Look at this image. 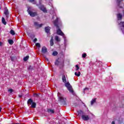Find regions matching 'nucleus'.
Masks as SVG:
<instances>
[{
	"mask_svg": "<svg viewBox=\"0 0 124 124\" xmlns=\"http://www.w3.org/2000/svg\"><path fill=\"white\" fill-rule=\"evenodd\" d=\"M8 43H9V44H10V45H12V44H13V43H14L13 40H9Z\"/></svg>",
	"mask_w": 124,
	"mask_h": 124,
	"instance_id": "4be33fe9",
	"label": "nucleus"
},
{
	"mask_svg": "<svg viewBox=\"0 0 124 124\" xmlns=\"http://www.w3.org/2000/svg\"><path fill=\"white\" fill-rule=\"evenodd\" d=\"M86 57H87V54L86 53H83L82 54V58H86Z\"/></svg>",
	"mask_w": 124,
	"mask_h": 124,
	"instance_id": "c756f323",
	"label": "nucleus"
},
{
	"mask_svg": "<svg viewBox=\"0 0 124 124\" xmlns=\"http://www.w3.org/2000/svg\"><path fill=\"white\" fill-rule=\"evenodd\" d=\"M47 112H48V113H52L53 114L54 113V110L49 109L47 110Z\"/></svg>",
	"mask_w": 124,
	"mask_h": 124,
	"instance_id": "393cba45",
	"label": "nucleus"
},
{
	"mask_svg": "<svg viewBox=\"0 0 124 124\" xmlns=\"http://www.w3.org/2000/svg\"><path fill=\"white\" fill-rule=\"evenodd\" d=\"M39 8L42 10V11H43V12H47V10H46V8L44 7V6L42 5L40 7H39Z\"/></svg>",
	"mask_w": 124,
	"mask_h": 124,
	"instance_id": "1a4fd4ad",
	"label": "nucleus"
},
{
	"mask_svg": "<svg viewBox=\"0 0 124 124\" xmlns=\"http://www.w3.org/2000/svg\"><path fill=\"white\" fill-rule=\"evenodd\" d=\"M111 124H115V122L112 121Z\"/></svg>",
	"mask_w": 124,
	"mask_h": 124,
	"instance_id": "f704fd0d",
	"label": "nucleus"
},
{
	"mask_svg": "<svg viewBox=\"0 0 124 124\" xmlns=\"http://www.w3.org/2000/svg\"><path fill=\"white\" fill-rule=\"evenodd\" d=\"M8 92H9L10 93H12L13 92V90L10 89L8 90Z\"/></svg>",
	"mask_w": 124,
	"mask_h": 124,
	"instance_id": "7c9ffc66",
	"label": "nucleus"
},
{
	"mask_svg": "<svg viewBox=\"0 0 124 124\" xmlns=\"http://www.w3.org/2000/svg\"><path fill=\"white\" fill-rule=\"evenodd\" d=\"M2 43L1 42H0V46L1 45Z\"/></svg>",
	"mask_w": 124,
	"mask_h": 124,
	"instance_id": "c9c22d12",
	"label": "nucleus"
},
{
	"mask_svg": "<svg viewBox=\"0 0 124 124\" xmlns=\"http://www.w3.org/2000/svg\"><path fill=\"white\" fill-rule=\"evenodd\" d=\"M28 11L29 14L30 15V16H31V17H34L37 15V13H36V12H32L29 10H28Z\"/></svg>",
	"mask_w": 124,
	"mask_h": 124,
	"instance_id": "423d86ee",
	"label": "nucleus"
},
{
	"mask_svg": "<svg viewBox=\"0 0 124 124\" xmlns=\"http://www.w3.org/2000/svg\"><path fill=\"white\" fill-rule=\"evenodd\" d=\"M58 96L59 101H60V102H65L66 99L63 97V95L59 92L58 93Z\"/></svg>",
	"mask_w": 124,
	"mask_h": 124,
	"instance_id": "39448f33",
	"label": "nucleus"
},
{
	"mask_svg": "<svg viewBox=\"0 0 124 124\" xmlns=\"http://www.w3.org/2000/svg\"><path fill=\"white\" fill-rule=\"evenodd\" d=\"M36 47H38V48H40V44L37 43L35 44Z\"/></svg>",
	"mask_w": 124,
	"mask_h": 124,
	"instance_id": "c85d7f7f",
	"label": "nucleus"
},
{
	"mask_svg": "<svg viewBox=\"0 0 124 124\" xmlns=\"http://www.w3.org/2000/svg\"><path fill=\"white\" fill-rule=\"evenodd\" d=\"M50 28L49 27H46L45 28V31L47 33H49V31H50Z\"/></svg>",
	"mask_w": 124,
	"mask_h": 124,
	"instance_id": "dca6fc26",
	"label": "nucleus"
},
{
	"mask_svg": "<svg viewBox=\"0 0 124 124\" xmlns=\"http://www.w3.org/2000/svg\"><path fill=\"white\" fill-rule=\"evenodd\" d=\"M36 41H37V39L35 38V39H34V40H33V42H34V43H35V42H36Z\"/></svg>",
	"mask_w": 124,
	"mask_h": 124,
	"instance_id": "473e14b6",
	"label": "nucleus"
},
{
	"mask_svg": "<svg viewBox=\"0 0 124 124\" xmlns=\"http://www.w3.org/2000/svg\"><path fill=\"white\" fill-rule=\"evenodd\" d=\"M76 70L77 71H78V69H80V67H79V65H76Z\"/></svg>",
	"mask_w": 124,
	"mask_h": 124,
	"instance_id": "bb28decb",
	"label": "nucleus"
},
{
	"mask_svg": "<svg viewBox=\"0 0 124 124\" xmlns=\"http://www.w3.org/2000/svg\"><path fill=\"white\" fill-rule=\"evenodd\" d=\"M50 45L51 46H53L54 45V42H53V39L50 40Z\"/></svg>",
	"mask_w": 124,
	"mask_h": 124,
	"instance_id": "cd10ccee",
	"label": "nucleus"
},
{
	"mask_svg": "<svg viewBox=\"0 0 124 124\" xmlns=\"http://www.w3.org/2000/svg\"><path fill=\"white\" fill-rule=\"evenodd\" d=\"M65 86L66 87H67V90H69V92L71 93H72V94H74V91H73L72 86H71L69 82H65Z\"/></svg>",
	"mask_w": 124,
	"mask_h": 124,
	"instance_id": "20e7f679",
	"label": "nucleus"
},
{
	"mask_svg": "<svg viewBox=\"0 0 124 124\" xmlns=\"http://www.w3.org/2000/svg\"><path fill=\"white\" fill-rule=\"evenodd\" d=\"M55 40H56V41H58V42L61 41V39H60V38L59 37V36H55Z\"/></svg>",
	"mask_w": 124,
	"mask_h": 124,
	"instance_id": "aec40b11",
	"label": "nucleus"
},
{
	"mask_svg": "<svg viewBox=\"0 0 124 124\" xmlns=\"http://www.w3.org/2000/svg\"><path fill=\"white\" fill-rule=\"evenodd\" d=\"M30 2H32L33 4H35L36 3V1L35 0H30Z\"/></svg>",
	"mask_w": 124,
	"mask_h": 124,
	"instance_id": "b1692460",
	"label": "nucleus"
},
{
	"mask_svg": "<svg viewBox=\"0 0 124 124\" xmlns=\"http://www.w3.org/2000/svg\"><path fill=\"white\" fill-rule=\"evenodd\" d=\"M19 97H21V96H19Z\"/></svg>",
	"mask_w": 124,
	"mask_h": 124,
	"instance_id": "ea45409f",
	"label": "nucleus"
},
{
	"mask_svg": "<svg viewBox=\"0 0 124 124\" xmlns=\"http://www.w3.org/2000/svg\"><path fill=\"white\" fill-rule=\"evenodd\" d=\"M62 80L63 83H66V78H65V76H62Z\"/></svg>",
	"mask_w": 124,
	"mask_h": 124,
	"instance_id": "2eb2a0df",
	"label": "nucleus"
},
{
	"mask_svg": "<svg viewBox=\"0 0 124 124\" xmlns=\"http://www.w3.org/2000/svg\"><path fill=\"white\" fill-rule=\"evenodd\" d=\"M34 25L36 28H41L43 26V24H38V23L37 22H34Z\"/></svg>",
	"mask_w": 124,
	"mask_h": 124,
	"instance_id": "0eeeda50",
	"label": "nucleus"
},
{
	"mask_svg": "<svg viewBox=\"0 0 124 124\" xmlns=\"http://www.w3.org/2000/svg\"><path fill=\"white\" fill-rule=\"evenodd\" d=\"M31 107L32 108H35V107H36V104L34 102L32 103V104H31Z\"/></svg>",
	"mask_w": 124,
	"mask_h": 124,
	"instance_id": "f3484780",
	"label": "nucleus"
},
{
	"mask_svg": "<svg viewBox=\"0 0 124 124\" xmlns=\"http://www.w3.org/2000/svg\"><path fill=\"white\" fill-rule=\"evenodd\" d=\"M75 75H76V76H77L78 77H79L80 76V75H81V73L80 72H78V73L75 72Z\"/></svg>",
	"mask_w": 124,
	"mask_h": 124,
	"instance_id": "6ab92c4d",
	"label": "nucleus"
},
{
	"mask_svg": "<svg viewBox=\"0 0 124 124\" xmlns=\"http://www.w3.org/2000/svg\"><path fill=\"white\" fill-rule=\"evenodd\" d=\"M47 52V48L45 46H43L42 48V53L45 54V53Z\"/></svg>",
	"mask_w": 124,
	"mask_h": 124,
	"instance_id": "9b49d317",
	"label": "nucleus"
},
{
	"mask_svg": "<svg viewBox=\"0 0 124 124\" xmlns=\"http://www.w3.org/2000/svg\"><path fill=\"white\" fill-rule=\"evenodd\" d=\"M122 108H124V105L123 106Z\"/></svg>",
	"mask_w": 124,
	"mask_h": 124,
	"instance_id": "4c0bfd02",
	"label": "nucleus"
},
{
	"mask_svg": "<svg viewBox=\"0 0 124 124\" xmlns=\"http://www.w3.org/2000/svg\"><path fill=\"white\" fill-rule=\"evenodd\" d=\"M10 33L12 34V35H15V31H14V30H11L10 31Z\"/></svg>",
	"mask_w": 124,
	"mask_h": 124,
	"instance_id": "412c9836",
	"label": "nucleus"
},
{
	"mask_svg": "<svg viewBox=\"0 0 124 124\" xmlns=\"http://www.w3.org/2000/svg\"><path fill=\"white\" fill-rule=\"evenodd\" d=\"M59 19L60 18H59L58 17H57V19L53 22V23L54 26H55V27H56L57 28V34H59V35H61L62 36L64 39V41H65V35H64L63 32H62V30H61V29L59 28V26L58 25V22L59 21Z\"/></svg>",
	"mask_w": 124,
	"mask_h": 124,
	"instance_id": "f257e3e1",
	"label": "nucleus"
},
{
	"mask_svg": "<svg viewBox=\"0 0 124 124\" xmlns=\"http://www.w3.org/2000/svg\"><path fill=\"white\" fill-rule=\"evenodd\" d=\"M96 101V98H94V99H93L92 100H91V105H93V104L94 103H95Z\"/></svg>",
	"mask_w": 124,
	"mask_h": 124,
	"instance_id": "f8f14e48",
	"label": "nucleus"
},
{
	"mask_svg": "<svg viewBox=\"0 0 124 124\" xmlns=\"http://www.w3.org/2000/svg\"><path fill=\"white\" fill-rule=\"evenodd\" d=\"M34 95H37V94H34Z\"/></svg>",
	"mask_w": 124,
	"mask_h": 124,
	"instance_id": "58836bf2",
	"label": "nucleus"
},
{
	"mask_svg": "<svg viewBox=\"0 0 124 124\" xmlns=\"http://www.w3.org/2000/svg\"><path fill=\"white\" fill-rule=\"evenodd\" d=\"M1 111V108H0V112Z\"/></svg>",
	"mask_w": 124,
	"mask_h": 124,
	"instance_id": "e433bc0d",
	"label": "nucleus"
},
{
	"mask_svg": "<svg viewBox=\"0 0 124 124\" xmlns=\"http://www.w3.org/2000/svg\"><path fill=\"white\" fill-rule=\"evenodd\" d=\"M4 14H5L6 17L8 18V15H9V13L8 12V10L7 9H5Z\"/></svg>",
	"mask_w": 124,
	"mask_h": 124,
	"instance_id": "9d476101",
	"label": "nucleus"
},
{
	"mask_svg": "<svg viewBox=\"0 0 124 124\" xmlns=\"http://www.w3.org/2000/svg\"><path fill=\"white\" fill-rule=\"evenodd\" d=\"M29 56H27L26 57L24 58L23 61H24V62H26V61L29 60Z\"/></svg>",
	"mask_w": 124,
	"mask_h": 124,
	"instance_id": "5701e85b",
	"label": "nucleus"
},
{
	"mask_svg": "<svg viewBox=\"0 0 124 124\" xmlns=\"http://www.w3.org/2000/svg\"><path fill=\"white\" fill-rule=\"evenodd\" d=\"M86 90H89V88H85L84 89V92H85L86 91Z\"/></svg>",
	"mask_w": 124,
	"mask_h": 124,
	"instance_id": "72a5a7b5",
	"label": "nucleus"
},
{
	"mask_svg": "<svg viewBox=\"0 0 124 124\" xmlns=\"http://www.w3.org/2000/svg\"><path fill=\"white\" fill-rule=\"evenodd\" d=\"M60 59L57 60L55 62V65L59 66L60 68L64 66V60H63L62 62H60Z\"/></svg>",
	"mask_w": 124,
	"mask_h": 124,
	"instance_id": "7ed1b4c3",
	"label": "nucleus"
},
{
	"mask_svg": "<svg viewBox=\"0 0 124 124\" xmlns=\"http://www.w3.org/2000/svg\"><path fill=\"white\" fill-rule=\"evenodd\" d=\"M78 115H81V119L83 121H89L90 120V116L86 115L85 114H83V111L81 110H79L78 112Z\"/></svg>",
	"mask_w": 124,
	"mask_h": 124,
	"instance_id": "f03ea898",
	"label": "nucleus"
},
{
	"mask_svg": "<svg viewBox=\"0 0 124 124\" xmlns=\"http://www.w3.org/2000/svg\"><path fill=\"white\" fill-rule=\"evenodd\" d=\"M34 25L36 28H41L43 26V24H38V23L37 22H34Z\"/></svg>",
	"mask_w": 124,
	"mask_h": 124,
	"instance_id": "6e6552de",
	"label": "nucleus"
},
{
	"mask_svg": "<svg viewBox=\"0 0 124 124\" xmlns=\"http://www.w3.org/2000/svg\"><path fill=\"white\" fill-rule=\"evenodd\" d=\"M117 18L118 20H122V18H123V15L121 14H117Z\"/></svg>",
	"mask_w": 124,
	"mask_h": 124,
	"instance_id": "ddd939ff",
	"label": "nucleus"
},
{
	"mask_svg": "<svg viewBox=\"0 0 124 124\" xmlns=\"http://www.w3.org/2000/svg\"><path fill=\"white\" fill-rule=\"evenodd\" d=\"M57 55H58V52L57 51H54L52 53V56H57Z\"/></svg>",
	"mask_w": 124,
	"mask_h": 124,
	"instance_id": "a878e982",
	"label": "nucleus"
},
{
	"mask_svg": "<svg viewBox=\"0 0 124 124\" xmlns=\"http://www.w3.org/2000/svg\"><path fill=\"white\" fill-rule=\"evenodd\" d=\"M32 103L33 102H32V100H31V99H29L27 102L28 105H31Z\"/></svg>",
	"mask_w": 124,
	"mask_h": 124,
	"instance_id": "4468645a",
	"label": "nucleus"
},
{
	"mask_svg": "<svg viewBox=\"0 0 124 124\" xmlns=\"http://www.w3.org/2000/svg\"><path fill=\"white\" fill-rule=\"evenodd\" d=\"M2 23L4 25H6V21H5V19H4V17H2Z\"/></svg>",
	"mask_w": 124,
	"mask_h": 124,
	"instance_id": "a211bd4d",
	"label": "nucleus"
},
{
	"mask_svg": "<svg viewBox=\"0 0 124 124\" xmlns=\"http://www.w3.org/2000/svg\"><path fill=\"white\" fill-rule=\"evenodd\" d=\"M122 0H117V3H118V5H119V4L120 3V2H121V1H122Z\"/></svg>",
	"mask_w": 124,
	"mask_h": 124,
	"instance_id": "2f4dec72",
	"label": "nucleus"
}]
</instances>
